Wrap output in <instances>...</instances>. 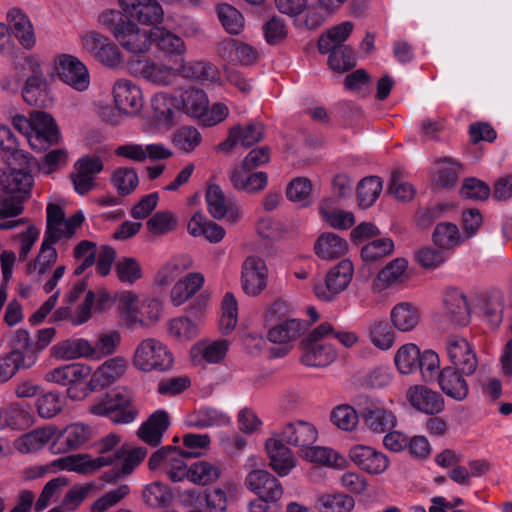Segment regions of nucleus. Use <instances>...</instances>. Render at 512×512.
Wrapping results in <instances>:
<instances>
[{"instance_id": "f257e3e1", "label": "nucleus", "mask_w": 512, "mask_h": 512, "mask_svg": "<svg viewBox=\"0 0 512 512\" xmlns=\"http://www.w3.org/2000/svg\"><path fill=\"white\" fill-rule=\"evenodd\" d=\"M121 437L115 433H109L95 444L99 453L92 458L88 454H76L59 458L52 462V466L62 470L76 471L82 474H91L95 471L111 466L119 462L125 455V446H119Z\"/></svg>"}, {"instance_id": "f03ea898", "label": "nucleus", "mask_w": 512, "mask_h": 512, "mask_svg": "<svg viewBox=\"0 0 512 512\" xmlns=\"http://www.w3.org/2000/svg\"><path fill=\"white\" fill-rule=\"evenodd\" d=\"M23 63L15 61L14 69L19 71L28 68L32 73L22 88V97L25 103L38 108H47L52 105L53 98L49 84L44 77L38 59L33 55H25L22 58Z\"/></svg>"}, {"instance_id": "7ed1b4c3", "label": "nucleus", "mask_w": 512, "mask_h": 512, "mask_svg": "<svg viewBox=\"0 0 512 512\" xmlns=\"http://www.w3.org/2000/svg\"><path fill=\"white\" fill-rule=\"evenodd\" d=\"M89 411L94 415L107 416L115 424H129L138 415L133 398L126 390L106 393L89 407Z\"/></svg>"}, {"instance_id": "20e7f679", "label": "nucleus", "mask_w": 512, "mask_h": 512, "mask_svg": "<svg viewBox=\"0 0 512 512\" xmlns=\"http://www.w3.org/2000/svg\"><path fill=\"white\" fill-rule=\"evenodd\" d=\"M333 332V326L324 322L313 329L300 343L301 362L310 367H325L336 358L331 344L322 343L321 339Z\"/></svg>"}, {"instance_id": "39448f33", "label": "nucleus", "mask_w": 512, "mask_h": 512, "mask_svg": "<svg viewBox=\"0 0 512 512\" xmlns=\"http://www.w3.org/2000/svg\"><path fill=\"white\" fill-rule=\"evenodd\" d=\"M173 362V355L169 349L154 338L141 341L133 356L134 366L143 372L167 371L172 368Z\"/></svg>"}, {"instance_id": "423d86ee", "label": "nucleus", "mask_w": 512, "mask_h": 512, "mask_svg": "<svg viewBox=\"0 0 512 512\" xmlns=\"http://www.w3.org/2000/svg\"><path fill=\"white\" fill-rule=\"evenodd\" d=\"M81 42L85 51L107 67H117L123 61V55L118 46L109 37L97 31H89L83 34Z\"/></svg>"}, {"instance_id": "0eeeda50", "label": "nucleus", "mask_w": 512, "mask_h": 512, "mask_svg": "<svg viewBox=\"0 0 512 512\" xmlns=\"http://www.w3.org/2000/svg\"><path fill=\"white\" fill-rule=\"evenodd\" d=\"M353 276V264L350 260H342L327 273L324 283L314 284L315 296L322 301H331L337 294L344 291Z\"/></svg>"}, {"instance_id": "6e6552de", "label": "nucleus", "mask_w": 512, "mask_h": 512, "mask_svg": "<svg viewBox=\"0 0 512 512\" xmlns=\"http://www.w3.org/2000/svg\"><path fill=\"white\" fill-rule=\"evenodd\" d=\"M152 30L140 28L135 22L125 18L115 27L114 38L129 53H146L152 46Z\"/></svg>"}, {"instance_id": "1a4fd4ad", "label": "nucleus", "mask_w": 512, "mask_h": 512, "mask_svg": "<svg viewBox=\"0 0 512 512\" xmlns=\"http://www.w3.org/2000/svg\"><path fill=\"white\" fill-rule=\"evenodd\" d=\"M125 18L147 26H157L163 20L164 12L157 0H119Z\"/></svg>"}, {"instance_id": "9d476101", "label": "nucleus", "mask_w": 512, "mask_h": 512, "mask_svg": "<svg viewBox=\"0 0 512 512\" xmlns=\"http://www.w3.org/2000/svg\"><path fill=\"white\" fill-rule=\"evenodd\" d=\"M55 67L59 79L77 91H85L90 84L87 67L75 56L61 54L56 58Z\"/></svg>"}, {"instance_id": "9b49d317", "label": "nucleus", "mask_w": 512, "mask_h": 512, "mask_svg": "<svg viewBox=\"0 0 512 512\" xmlns=\"http://www.w3.org/2000/svg\"><path fill=\"white\" fill-rule=\"evenodd\" d=\"M246 488L264 500L271 503L279 501L284 493L281 482L264 469L251 470L245 477Z\"/></svg>"}, {"instance_id": "f8f14e48", "label": "nucleus", "mask_w": 512, "mask_h": 512, "mask_svg": "<svg viewBox=\"0 0 512 512\" xmlns=\"http://www.w3.org/2000/svg\"><path fill=\"white\" fill-rule=\"evenodd\" d=\"M104 168L103 161L98 155L81 157L74 165L70 177L75 191L85 195L96 186L95 178Z\"/></svg>"}, {"instance_id": "ddd939ff", "label": "nucleus", "mask_w": 512, "mask_h": 512, "mask_svg": "<svg viewBox=\"0 0 512 512\" xmlns=\"http://www.w3.org/2000/svg\"><path fill=\"white\" fill-rule=\"evenodd\" d=\"M446 351L452 365L465 375H473L478 359L471 344L462 337L452 336L446 340Z\"/></svg>"}, {"instance_id": "4468645a", "label": "nucleus", "mask_w": 512, "mask_h": 512, "mask_svg": "<svg viewBox=\"0 0 512 512\" xmlns=\"http://www.w3.org/2000/svg\"><path fill=\"white\" fill-rule=\"evenodd\" d=\"M113 97L118 110L125 114L136 115L144 105L140 87L127 79H120L115 82Z\"/></svg>"}, {"instance_id": "2eb2a0df", "label": "nucleus", "mask_w": 512, "mask_h": 512, "mask_svg": "<svg viewBox=\"0 0 512 512\" xmlns=\"http://www.w3.org/2000/svg\"><path fill=\"white\" fill-rule=\"evenodd\" d=\"M268 269L265 262L256 256L245 259L242 265V287L250 296L259 295L267 285Z\"/></svg>"}, {"instance_id": "dca6fc26", "label": "nucleus", "mask_w": 512, "mask_h": 512, "mask_svg": "<svg viewBox=\"0 0 512 512\" xmlns=\"http://www.w3.org/2000/svg\"><path fill=\"white\" fill-rule=\"evenodd\" d=\"M443 306V315L452 325L465 327L470 323V306L463 291L456 288L447 290L443 299Z\"/></svg>"}, {"instance_id": "f3484780", "label": "nucleus", "mask_w": 512, "mask_h": 512, "mask_svg": "<svg viewBox=\"0 0 512 512\" xmlns=\"http://www.w3.org/2000/svg\"><path fill=\"white\" fill-rule=\"evenodd\" d=\"M263 138L264 126L261 123H251L246 126L236 125L230 128L227 139L218 144L217 150L229 152L237 145L248 148Z\"/></svg>"}, {"instance_id": "a211bd4d", "label": "nucleus", "mask_w": 512, "mask_h": 512, "mask_svg": "<svg viewBox=\"0 0 512 512\" xmlns=\"http://www.w3.org/2000/svg\"><path fill=\"white\" fill-rule=\"evenodd\" d=\"M360 413L364 424L374 433H385L396 426L395 415L378 401L366 399Z\"/></svg>"}, {"instance_id": "6ab92c4d", "label": "nucleus", "mask_w": 512, "mask_h": 512, "mask_svg": "<svg viewBox=\"0 0 512 512\" xmlns=\"http://www.w3.org/2000/svg\"><path fill=\"white\" fill-rule=\"evenodd\" d=\"M33 184L32 175L23 169H14L8 173L0 175V186L8 194L3 201H13L19 199L23 203L25 197L29 194Z\"/></svg>"}, {"instance_id": "aec40b11", "label": "nucleus", "mask_w": 512, "mask_h": 512, "mask_svg": "<svg viewBox=\"0 0 512 512\" xmlns=\"http://www.w3.org/2000/svg\"><path fill=\"white\" fill-rule=\"evenodd\" d=\"M349 457L356 466L369 474H381L389 466L387 456L369 446L356 445L352 447Z\"/></svg>"}, {"instance_id": "412c9836", "label": "nucleus", "mask_w": 512, "mask_h": 512, "mask_svg": "<svg viewBox=\"0 0 512 512\" xmlns=\"http://www.w3.org/2000/svg\"><path fill=\"white\" fill-rule=\"evenodd\" d=\"M90 435L88 426L80 423L71 424L56 436L50 449L54 454L76 450L89 440Z\"/></svg>"}, {"instance_id": "4be33fe9", "label": "nucleus", "mask_w": 512, "mask_h": 512, "mask_svg": "<svg viewBox=\"0 0 512 512\" xmlns=\"http://www.w3.org/2000/svg\"><path fill=\"white\" fill-rule=\"evenodd\" d=\"M127 369V360L117 356L105 361L93 373L88 387L91 391L102 390L121 378Z\"/></svg>"}, {"instance_id": "5701e85b", "label": "nucleus", "mask_w": 512, "mask_h": 512, "mask_svg": "<svg viewBox=\"0 0 512 512\" xmlns=\"http://www.w3.org/2000/svg\"><path fill=\"white\" fill-rule=\"evenodd\" d=\"M208 210L215 219H226L236 222L240 218L239 207L224 196L218 185H210L206 192Z\"/></svg>"}, {"instance_id": "b1692460", "label": "nucleus", "mask_w": 512, "mask_h": 512, "mask_svg": "<svg viewBox=\"0 0 512 512\" xmlns=\"http://www.w3.org/2000/svg\"><path fill=\"white\" fill-rule=\"evenodd\" d=\"M406 397L415 409L426 414H438L444 409L443 397L438 392L423 385L409 387Z\"/></svg>"}, {"instance_id": "393cba45", "label": "nucleus", "mask_w": 512, "mask_h": 512, "mask_svg": "<svg viewBox=\"0 0 512 512\" xmlns=\"http://www.w3.org/2000/svg\"><path fill=\"white\" fill-rule=\"evenodd\" d=\"M279 436L285 443L298 447L301 454L304 449H307L315 443L318 432L311 423L298 420L288 423Z\"/></svg>"}, {"instance_id": "a878e982", "label": "nucleus", "mask_w": 512, "mask_h": 512, "mask_svg": "<svg viewBox=\"0 0 512 512\" xmlns=\"http://www.w3.org/2000/svg\"><path fill=\"white\" fill-rule=\"evenodd\" d=\"M280 438H269L265 448L269 456V465L279 476H286L295 467L296 459L293 452Z\"/></svg>"}, {"instance_id": "bb28decb", "label": "nucleus", "mask_w": 512, "mask_h": 512, "mask_svg": "<svg viewBox=\"0 0 512 512\" xmlns=\"http://www.w3.org/2000/svg\"><path fill=\"white\" fill-rule=\"evenodd\" d=\"M466 376L455 367H444L438 374V384L446 396L460 402L469 394Z\"/></svg>"}, {"instance_id": "cd10ccee", "label": "nucleus", "mask_w": 512, "mask_h": 512, "mask_svg": "<svg viewBox=\"0 0 512 512\" xmlns=\"http://www.w3.org/2000/svg\"><path fill=\"white\" fill-rule=\"evenodd\" d=\"M252 170L242 166H235L229 173L232 187L238 191L257 193L265 189L268 183V175L265 172H251Z\"/></svg>"}, {"instance_id": "c85d7f7f", "label": "nucleus", "mask_w": 512, "mask_h": 512, "mask_svg": "<svg viewBox=\"0 0 512 512\" xmlns=\"http://www.w3.org/2000/svg\"><path fill=\"white\" fill-rule=\"evenodd\" d=\"M136 71L149 82L157 85H169L179 75L178 59L173 66L155 63L150 60L138 61Z\"/></svg>"}, {"instance_id": "c756f323", "label": "nucleus", "mask_w": 512, "mask_h": 512, "mask_svg": "<svg viewBox=\"0 0 512 512\" xmlns=\"http://www.w3.org/2000/svg\"><path fill=\"white\" fill-rule=\"evenodd\" d=\"M147 455V449L136 447L130 450L125 449V455L112 468L102 474V480L107 483L118 482L128 475L144 460Z\"/></svg>"}, {"instance_id": "7c9ffc66", "label": "nucleus", "mask_w": 512, "mask_h": 512, "mask_svg": "<svg viewBox=\"0 0 512 512\" xmlns=\"http://www.w3.org/2000/svg\"><path fill=\"white\" fill-rule=\"evenodd\" d=\"M169 425V414L164 410H157L142 423L137 431V435L146 444L156 447L161 443L163 434Z\"/></svg>"}, {"instance_id": "2f4dec72", "label": "nucleus", "mask_w": 512, "mask_h": 512, "mask_svg": "<svg viewBox=\"0 0 512 512\" xmlns=\"http://www.w3.org/2000/svg\"><path fill=\"white\" fill-rule=\"evenodd\" d=\"M238 487L233 481L204 491L205 506L209 512H227L230 502L236 500Z\"/></svg>"}, {"instance_id": "473e14b6", "label": "nucleus", "mask_w": 512, "mask_h": 512, "mask_svg": "<svg viewBox=\"0 0 512 512\" xmlns=\"http://www.w3.org/2000/svg\"><path fill=\"white\" fill-rule=\"evenodd\" d=\"M434 163L439 166L432 177V183L439 189H451L457 182L462 173V163L453 157H439Z\"/></svg>"}, {"instance_id": "72a5a7b5", "label": "nucleus", "mask_w": 512, "mask_h": 512, "mask_svg": "<svg viewBox=\"0 0 512 512\" xmlns=\"http://www.w3.org/2000/svg\"><path fill=\"white\" fill-rule=\"evenodd\" d=\"M477 306L491 326L500 325L504 310V297L501 291L491 290L481 294Z\"/></svg>"}, {"instance_id": "f704fd0d", "label": "nucleus", "mask_w": 512, "mask_h": 512, "mask_svg": "<svg viewBox=\"0 0 512 512\" xmlns=\"http://www.w3.org/2000/svg\"><path fill=\"white\" fill-rule=\"evenodd\" d=\"M176 105L190 117L197 118L201 123L209 106L207 95L202 90L189 88L183 91Z\"/></svg>"}, {"instance_id": "c9c22d12", "label": "nucleus", "mask_w": 512, "mask_h": 512, "mask_svg": "<svg viewBox=\"0 0 512 512\" xmlns=\"http://www.w3.org/2000/svg\"><path fill=\"white\" fill-rule=\"evenodd\" d=\"M59 130L52 116L43 111L32 112V138L49 145L59 140Z\"/></svg>"}, {"instance_id": "e433bc0d", "label": "nucleus", "mask_w": 512, "mask_h": 512, "mask_svg": "<svg viewBox=\"0 0 512 512\" xmlns=\"http://www.w3.org/2000/svg\"><path fill=\"white\" fill-rule=\"evenodd\" d=\"M179 74L205 83H215L219 79V72L215 65L206 61H192L185 64L183 58L178 59Z\"/></svg>"}, {"instance_id": "4c0bfd02", "label": "nucleus", "mask_w": 512, "mask_h": 512, "mask_svg": "<svg viewBox=\"0 0 512 512\" xmlns=\"http://www.w3.org/2000/svg\"><path fill=\"white\" fill-rule=\"evenodd\" d=\"M90 371L89 366L73 363L54 368L46 373L45 379L51 383L67 386L86 378Z\"/></svg>"}, {"instance_id": "58836bf2", "label": "nucleus", "mask_w": 512, "mask_h": 512, "mask_svg": "<svg viewBox=\"0 0 512 512\" xmlns=\"http://www.w3.org/2000/svg\"><path fill=\"white\" fill-rule=\"evenodd\" d=\"M55 434L53 426L35 429L15 440L14 446L20 453H32L43 448Z\"/></svg>"}, {"instance_id": "ea45409f", "label": "nucleus", "mask_w": 512, "mask_h": 512, "mask_svg": "<svg viewBox=\"0 0 512 512\" xmlns=\"http://www.w3.org/2000/svg\"><path fill=\"white\" fill-rule=\"evenodd\" d=\"M152 35V43H155L156 47L166 56L182 58L186 51L182 38L164 28L158 27L152 30Z\"/></svg>"}, {"instance_id": "a19ab883", "label": "nucleus", "mask_w": 512, "mask_h": 512, "mask_svg": "<svg viewBox=\"0 0 512 512\" xmlns=\"http://www.w3.org/2000/svg\"><path fill=\"white\" fill-rule=\"evenodd\" d=\"M55 356L64 360L92 358V344L83 338L67 339L52 348Z\"/></svg>"}, {"instance_id": "79ce46f5", "label": "nucleus", "mask_w": 512, "mask_h": 512, "mask_svg": "<svg viewBox=\"0 0 512 512\" xmlns=\"http://www.w3.org/2000/svg\"><path fill=\"white\" fill-rule=\"evenodd\" d=\"M204 276L201 273H189L179 280L171 290V301L175 306L184 304L203 286Z\"/></svg>"}, {"instance_id": "37998d69", "label": "nucleus", "mask_w": 512, "mask_h": 512, "mask_svg": "<svg viewBox=\"0 0 512 512\" xmlns=\"http://www.w3.org/2000/svg\"><path fill=\"white\" fill-rule=\"evenodd\" d=\"M300 456L312 463L331 468L341 469L345 465V458L336 451L322 446H309Z\"/></svg>"}, {"instance_id": "c03bdc74", "label": "nucleus", "mask_w": 512, "mask_h": 512, "mask_svg": "<svg viewBox=\"0 0 512 512\" xmlns=\"http://www.w3.org/2000/svg\"><path fill=\"white\" fill-rule=\"evenodd\" d=\"M305 329L304 321L290 319L272 327L268 331V339L273 343L286 345L299 338Z\"/></svg>"}, {"instance_id": "a18cd8bd", "label": "nucleus", "mask_w": 512, "mask_h": 512, "mask_svg": "<svg viewBox=\"0 0 512 512\" xmlns=\"http://www.w3.org/2000/svg\"><path fill=\"white\" fill-rule=\"evenodd\" d=\"M316 254L324 260L339 258L347 251V243L334 233H324L314 246Z\"/></svg>"}, {"instance_id": "49530a36", "label": "nucleus", "mask_w": 512, "mask_h": 512, "mask_svg": "<svg viewBox=\"0 0 512 512\" xmlns=\"http://www.w3.org/2000/svg\"><path fill=\"white\" fill-rule=\"evenodd\" d=\"M8 19L20 44L25 49H31L35 45V36L29 18L19 9H12L8 12Z\"/></svg>"}, {"instance_id": "de8ad7c7", "label": "nucleus", "mask_w": 512, "mask_h": 512, "mask_svg": "<svg viewBox=\"0 0 512 512\" xmlns=\"http://www.w3.org/2000/svg\"><path fill=\"white\" fill-rule=\"evenodd\" d=\"M353 23L346 21L330 28L326 34L319 37L317 46L322 54H327L336 47L345 46L343 43L348 39L353 30Z\"/></svg>"}, {"instance_id": "09e8293b", "label": "nucleus", "mask_w": 512, "mask_h": 512, "mask_svg": "<svg viewBox=\"0 0 512 512\" xmlns=\"http://www.w3.org/2000/svg\"><path fill=\"white\" fill-rule=\"evenodd\" d=\"M11 351L24 359V368H30L37 359V349L34 347L28 331L18 329L10 340Z\"/></svg>"}, {"instance_id": "8fccbe9b", "label": "nucleus", "mask_w": 512, "mask_h": 512, "mask_svg": "<svg viewBox=\"0 0 512 512\" xmlns=\"http://www.w3.org/2000/svg\"><path fill=\"white\" fill-rule=\"evenodd\" d=\"M348 0H316V9H309L304 21L308 29H316L326 17L335 14Z\"/></svg>"}, {"instance_id": "3c124183", "label": "nucleus", "mask_w": 512, "mask_h": 512, "mask_svg": "<svg viewBox=\"0 0 512 512\" xmlns=\"http://www.w3.org/2000/svg\"><path fill=\"white\" fill-rule=\"evenodd\" d=\"M432 239L438 248L447 253L461 243V235L458 227L450 222L439 223L435 227Z\"/></svg>"}, {"instance_id": "603ef678", "label": "nucleus", "mask_w": 512, "mask_h": 512, "mask_svg": "<svg viewBox=\"0 0 512 512\" xmlns=\"http://www.w3.org/2000/svg\"><path fill=\"white\" fill-rule=\"evenodd\" d=\"M222 474L220 465L208 461H197L190 465L189 480L198 485L216 482Z\"/></svg>"}, {"instance_id": "864d4df0", "label": "nucleus", "mask_w": 512, "mask_h": 512, "mask_svg": "<svg viewBox=\"0 0 512 512\" xmlns=\"http://www.w3.org/2000/svg\"><path fill=\"white\" fill-rule=\"evenodd\" d=\"M191 264L192 261L188 257H173L157 272L155 276L156 284L159 286L171 284L183 271L190 268Z\"/></svg>"}, {"instance_id": "5fc2aeb1", "label": "nucleus", "mask_w": 512, "mask_h": 512, "mask_svg": "<svg viewBox=\"0 0 512 512\" xmlns=\"http://www.w3.org/2000/svg\"><path fill=\"white\" fill-rule=\"evenodd\" d=\"M419 318L417 308L409 303H400L391 311V320L395 328L403 332L412 330L418 324Z\"/></svg>"}, {"instance_id": "6e6d98bb", "label": "nucleus", "mask_w": 512, "mask_h": 512, "mask_svg": "<svg viewBox=\"0 0 512 512\" xmlns=\"http://www.w3.org/2000/svg\"><path fill=\"white\" fill-rule=\"evenodd\" d=\"M407 267L408 262L404 258H396L391 261L378 275L381 287L387 288L405 282L409 278Z\"/></svg>"}, {"instance_id": "4d7b16f0", "label": "nucleus", "mask_w": 512, "mask_h": 512, "mask_svg": "<svg viewBox=\"0 0 512 512\" xmlns=\"http://www.w3.org/2000/svg\"><path fill=\"white\" fill-rule=\"evenodd\" d=\"M420 350L412 343L401 346L394 358L395 365L401 374H411L419 368Z\"/></svg>"}, {"instance_id": "13d9d810", "label": "nucleus", "mask_w": 512, "mask_h": 512, "mask_svg": "<svg viewBox=\"0 0 512 512\" xmlns=\"http://www.w3.org/2000/svg\"><path fill=\"white\" fill-rule=\"evenodd\" d=\"M111 183L116 188L118 195L128 196L137 188L139 177L135 169L119 167L113 172Z\"/></svg>"}, {"instance_id": "bf43d9fd", "label": "nucleus", "mask_w": 512, "mask_h": 512, "mask_svg": "<svg viewBox=\"0 0 512 512\" xmlns=\"http://www.w3.org/2000/svg\"><path fill=\"white\" fill-rule=\"evenodd\" d=\"M142 497L144 502L153 508L166 507L173 498L168 486L158 481L147 485L142 492Z\"/></svg>"}, {"instance_id": "052dcab7", "label": "nucleus", "mask_w": 512, "mask_h": 512, "mask_svg": "<svg viewBox=\"0 0 512 512\" xmlns=\"http://www.w3.org/2000/svg\"><path fill=\"white\" fill-rule=\"evenodd\" d=\"M382 191V180L377 176L363 178L357 187L359 205L368 208L377 200Z\"/></svg>"}, {"instance_id": "680f3d73", "label": "nucleus", "mask_w": 512, "mask_h": 512, "mask_svg": "<svg viewBox=\"0 0 512 512\" xmlns=\"http://www.w3.org/2000/svg\"><path fill=\"white\" fill-rule=\"evenodd\" d=\"M328 53L329 67L336 72H346L356 66L354 50L350 46L336 47Z\"/></svg>"}, {"instance_id": "e2e57ef3", "label": "nucleus", "mask_w": 512, "mask_h": 512, "mask_svg": "<svg viewBox=\"0 0 512 512\" xmlns=\"http://www.w3.org/2000/svg\"><path fill=\"white\" fill-rule=\"evenodd\" d=\"M320 512H350L354 506V499L346 494H326L318 499Z\"/></svg>"}, {"instance_id": "0e129e2a", "label": "nucleus", "mask_w": 512, "mask_h": 512, "mask_svg": "<svg viewBox=\"0 0 512 512\" xmlns=\"http://www.w3.org/2000/svg\"><path fill=\"white\" fill-rule=\"evenodd\" d=\"M177 225V218L170 211H158L146 222L147 230L158 236L174 231Z\"/></svg>"}, {"instance_id": "69168bd1", "label": "nucleus", "mask_w": 512, "mask_h": 512, "mask_svg": "<svg viewBox=\"0 0 512 512\" xmlns=\"http://www.w3.org/2000/svg\"><path fill=\"white\" fill-rule=\"evenodd\" d=\"M168 333L177 341H190L198 335V327L187 317H177L169 321Z\"/></svg>"}, {"instance_id": "338daca9", "label": "nucleus", "mask_w": 512, "mask_h": 512, "mask_svg": "<svg viewBox=\"0 0 512 512\" xmlns=\"http://www.w3.org/2000/svg\"><path fill=\"white\" fill-rule=\"evenodd\" d=\"M172 140L178 149L183 152L190 153L200 145L202 136L197 128L183 126L173 133Z\"/></svg>"}, {"instance_id": "774afa93", "label": "nucleus", "mask_w": 512, "mask_h": 512, "mask_svg": "<svg viewBox=\"0 0 512 512\" xmlns=\"http://www.w3.org/2000/svg\"><path fill=\"white\" fill-rule=\"evenodd\" d=\"M218 17L222 26L230 34H239L244 27L242 14L229 4L218 6Z\"/></svg>"}]
</instances>
